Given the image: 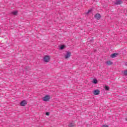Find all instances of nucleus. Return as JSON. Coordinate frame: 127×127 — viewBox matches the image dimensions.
I'll list each match as a JSON object with an SVG mask.
<instances>
[{
  "label": "nucleus",
  "mask_w": 127,
  "mask_h": 127,
  "mask_svg": "<svg viewBox=\"0 0 127 127\" xmlns=\"http://www.w3.org/2000/svg\"><path fill=\"white\" fill-rule=\"evenodd\" d=\"M46 116H49V112H47V113H46Z\"/></svg>",
  "instance_id": "18"
},
{
  "label": "nucleus",
  "mask_w": 127,
  "mask_h": 127,
  "mask_svg": "<svg viewBox=\"0 0 127 127\" xmlns=\"http://www.w3.org/2000/svg\"><path fill=\"white\" fill-rule=\"evenodd\" d=\"M125 66H127V62H125Z\"/></svg>",
  "instance_id": "19"
},
{
  "label": "nucleus",
  "mask_w": 127,
  "mask_h": 127,
  "mask_svg": "<svg viewBox=\"0 0 127 127\" xmlns=\"http://www.w3.org/2000/svg\"><path fill=\"white\" fill-rule=\"evenodd\" d=\"M11 13L13 15H16L17 14V11H13Z\"/></svg>",
  "instance_id": "11"
},
{
  "label": "nucleus",
  "mask_w": 127,
  "mask_h": 127,
  "mask_svg": "<svg viewBox=\"0 0 127 127\" xmlns=\"http://www.w3.org/2000/svg\"><path fill=\"white\" fill-rule=\"evenodd\" d=\"M49 60H50V57H49V56H46L44 58V62H49Z\"/></svg>",
  "instance_id": "2"
},
{
  "label": "nucleus",
  "mask_w": 127,
  "mask_h": 127,
  "mask_svg": "<svg viewBox=\"0 0 127 127\" xmlns=\"http://www.w3.org/2000/svg\"><path fill=\"white\" fill-rule=\"evenodd\" d=\"M123 74L125 75V76H127V70H125L123 71Z\"/></svg>",
  "instance_id": "14"
},
{
  "label": "nucleus",
  "mask_w": 127,
  "mask_h": 127,
  "mask_svg": "<svg viewBox=\"0 0 127 127\" xmlns=\"http://www.w3.org/2000/svg\"><path fill=\"white\" fill-rule=\"evenodd\" d=\"M95 17L96 18V19L99 20L101 18V14L97 13L95 15Z\"/></svg>",
  "instance_id": "6"
},
{
  "label": "nucleus",
  "mask_w": 127,
  "mask_h": 127,
  "mask_svg": "<svg viewBox=\"0 0 127 127\" xmlns=\"http://www.w3.org/2000/svg\"><path fill=\"white\" fill-rule=\"evenodd\" d=\"M49 100H50V96H49V95H46L43 98V100L44 101V102H48Z\"/></svg>",
  "instance_id": "1"
},
{
  "label": "nucleus",
  "mask_w": 127,
  "mask_h": 127,
  "mask_svg": "<svg viewBox=\"0 0 127 127\" xmlns=\"http://www.w3.org/2000/svg\"><path fill=\"white\" fill-rule=\"evenodd\" d=\"M102 127H109V126L107 125H105L102 126Z\"/></svg>",
  "instance_id": "16"
},
{
  "label": "nucleus",
  "mask_w": 127,
  "mask_h": 127,
  "mask_svg": "<svg viewBox=\"0 0 127 127\" xmlns=\"http://www.w3.org/2000/svg\"><path fill=\"white\" fill-rule=\"evenodd\" d=\"M93 83L94 84H97L98 83V80L96 79H94Z\"/></svg>",
  "instance_id": "12"
},
{
  "label": "nucleus",
  "mask_w": 127,
  "mask_h": 127,
  "mask_svg": "<svg viewBox=\"0 0 127 127\" xmlns=\"http://www.w3.org/2000/svg\"><path fill=\"white\" fill-rule=\"evenodd\" d=\"M71 56V52H67L65 56V59H68Z\"/></svg>",
  "instance_id": "4"
},
{
  "label": "nucleus",
  "mask_w": 127,
  "mask_h": 127,
  "mask_svg": "<svg viewBox=\"0 0 127 127\" xmlns=\"http://www.w3.org/2000/svg\"><path fill=\"white\" fill-rule=\"evenodd\" d=\"M117 55H118V53H114L111 55V57L112 58H115V57H117Z\"/></svg>",
  "instance_id": "9"
},
{
  "label": "nucleus",
  "mask_w": 127,
  "mask_h": 127,
  "mask_svg": "<svg viewBox=\"0 0 127 127\" xmlns=\"http://www.w3.org/2000/svg\"><path fill=\"white\" fill-rule=\"evenodd\" d=\"M105 89L106 91H109V90H110V87L108 86H105Z\"/></svg>",
  "instance_id": "13"
},
{
  "label": "nucleus",
  "mask_w": 127,
  "mask_h": 127,
  "mask_svg": "<svg viewBox=\"0 0 127 127\" xmlns=\"http://www.w3.org/2000/svg\"><path fill=\"white\" fill-rule=\"evenodd\" d=\"M65 47V46H64V45H62V46H61V47H60V49L61 50H63V49H64V48Z\"/></svg>",
  "instance_id": "15"
},
{
  "label": "nucleus",
  "mask_w": 127,
  "mask_h": 127,
  "mask_svg": "<svg viewBox=\"0 0 127 127\" xmlns=\"http://www.w3.org/2000/svg\"><path fill=\"white\" fill-rule=\"evenodd\" d=\"M114 63H113V62H111V61H107L106 62V64L108 65V66H109L110 65H113Z\"/></svg>",
  "instance_id": "8"
},
{
  "label": "nucleus",
  "mask_w": 127,
  "mask_h": 127,
  "mask_svg": "<svg viewBox=\"0 0 127 127\" xmlns=\"http://www.w3.org/2000/svg\"><path fill=\"white\" fill-rule=\"evenodd\" d=\"M100 93V90L99 89H97L94 91V95H99Z\"/></svg>",
  "instance_id": "7"
},
{
  "label": "nucleus",
  "mask_w": 127,
  "mask_h": 127,
  "mask_svg": "<svg viewBox=\"0 0 127 127\" xmlns=\"http://www.w3.org/2000/svg\"><path fill=\"white\" fill-rule=\"evenodd\" d=\"M27 103L26 102V101L25 100H23L20 103V105L21 106V107H23L26 105Z\"/></svg>",
  "instance_id": "5"
},
{
  "label": "nucleus",
  "mask_w": 127,
  "mask_h": 127,
  "mask_svg": "<svg viewBox=\"0 0 127 127\" xmlns=\"http://www.w3.org/2000/svg\"><path fill=\"white\" fill-rule=\"evenodd\" d=\"M69 127H75V124L74 123H70L68 125Z\"/></svg>",
  "instance_id": "10"
},
{
  "label": "nucleus",
  "mask_w": 127,
  "mask_h": 127,
  "mask_svg": "<svg viewBox=\"0 0 127 127\" xmlns=\"http://www.w3.org/2000/svg\"><path fill=\"white\" fill-rule=\"evenodd\" d=\"M91 11H92L91 10H89L88 11V12H87V13H90V12H91Z\"/></svg>",
  "instance_id": "17"
},
{
  "label": "nucleus",
  "mask_w": 127,
  "mask_h": 127,
  "mask_svg": "<svg viewBox=\"0 0 127 127\" xmlns=\"http://www.w3.org/2000/svg\"><path fill=\"white\" fill-rule=\"evenodd\" d=\"M122 3H123V0H116L115 2V4H116V5H119L120 4H122Z\"/></svg>",
  "instance_id": "3"
}]
</instances>
